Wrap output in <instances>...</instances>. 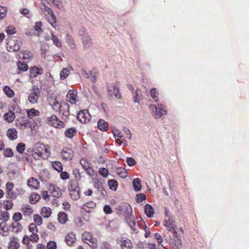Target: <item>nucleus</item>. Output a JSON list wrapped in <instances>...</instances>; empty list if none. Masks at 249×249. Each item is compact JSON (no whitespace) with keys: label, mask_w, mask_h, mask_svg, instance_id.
<instances>
[{"label":"nucleus","mask_w":249,"mask_h":249,"mask_svg":"<svg viewBox=\"0 0 249 249\" xmlns=\"http://www.w3.org/2000/svg\"><path fill=\"white\" fill-rule=\"evenodd\" d=\"M32 156L37 160L47 159L50 156V151L47 146L42 143L39 144L33 151Z\"/></svg>","instance_id":"1"},{"label":"nucleus","mask_w":249,"mask_h":249,"mask_svg":"<svg viewBox=\"0 0 249 249\" xmlns=\"http://www.w3.org/2000/svg\"><path fill=\"white\" fill-rule=\"evenodd\" d=\"M69 194L71 199L74 200H77L80 197V188L78 182L72 180L69 182Z\"/></svg>","instance_id":"2"},{"label":"nucleus","mask_w":249,"mask_h":249,"mask_svg":"<svg viewBox=\"0 0 249 249\" xmlns=\"http://www.w3.org/2000/svg\"><path fill=\"white\" fill-rule=\"evenodd\" d=\"M82 239L85 243L88 244L92 249L97 248V240L92 234L88 231H85L82 234Z\"/></svg>","instance_id":"3"},{"label":"nucleus","mask_w":249,"mask_h":249,"mask_svg":"<svg viewBox=\"0 0 249 249\" xmlns=\"http://www.w3.org/2000/svg\"><path fill=\"white\" fill-rule=\"evenodd\" d=\"M40 9L41 12L45 15H46L47 13L48 15H50L52 21L48 20V21L52 27H53L54 28H56L57 27L56 18L53 11L49 7H48L45 4H41L40 6Z\"/></svg>","instance_id":"4"},{"label":"nucleus","mask_w":249,"mask_h":249,"mask_svg":"<svg viewBox=\"0 0 249 249\" xmlns=\"http://www.w3.org/2000/svg\"><path fill=\"white\" fill-rule=\"evenodd\" d=\"M48 124L56 128H62L65 126V123L61 121L55 115H52L47 119Z\"/></svg>","instance_id":"5"},{"label":"nucleus","mask_w":249,"mask_h":249,"mask_svg":"<svg viewBox=\"0 0 249 249\" xmlns=\"http://www.w3.org/2000/svg\"><path fill=\"white\" fill-rule=\"evenodd\" d=\"M169 245L171 249H180L182 247L181 240L178 236L177 231H175L173 237H170Z\"/></svg>","instance_id":"6"},{"label":"nucleus","mask_w":249,"mask_h":249,"mask_svg":"<svg viewBox=\"0 0 249 249\" xmlns=\"http://www.w3.org/2000/svg\"><path fill=\"white\" fill-rule=\"evenodd\" d=\"M91 116L88 109H85L79 111L77 115V120L82 124H87L90 120Z\"/></svg>","instance_id":"7"},{"label":"nucleus","mask_w":249,"mask_h":249,"mask_svg":"<svg viewBox=\"0 0 249 249\" xmlns=\"http://www.w3.org/2000/svg\"><path fill=\"white\" fill-rule=\"evenodd\" d=\"M58 108L54 109L55 111H58L62 116L68 118L70 115V106L66 103H61L58 105Z\"/></svg>","instance_id":"8"},{"label":"nucleus","mask_w":249,"mask_h":249,"mask_svg":"<svg viewBox=\"0 0 249 249\" xmlns=\"http://www.w3.org/2000/svg\"><path fill=\"white\" fill-rule=\"evenodd\" d=\"M40 95V91L38 87H34L28 96L29 102L33 104H37Z\"/></svg>","instance_id":"9"},{"label":"nucleus","mask_w":249,"mask_h":249,"mask_svg":"<svg viewBox=\"0 0 249 249\" xmlns=\"http://www.w3.org/2000/svg\"><path fill=\"white\" fill-rule=\"evenodd\" d=\"M47 100L48 104L52 107L53 110L58 108V105L60 103L57 100V97L54 93L51 91L49 92L47 94Z\"/></svg>","instance_id":"10"},{"label":"nucleus","mask_w":249,"mask_h":249,"mask_svg":"<svg viewBox=\"0 0 249 249\" xmlns=\"http://www.w3.org/2000/svg\"><path fill=\"white\" fill-rule=\"evenodd\" d=\"M61 155L64 160L70 161L74 157V152L71 147L65 146L62 148Z\"/></svg>","instance_id":"11"},{"label":"nucleus","mask_w":249,"mask_h":249,"mask_svg":"<svg viewBox=\"0 0 249 249\" xmlns=\"http://www.w3.org/2000/svg\"><path fill=\"white\" fill-rule=\"evenodd\" d=\"M80 164L82 166L83 169L86 171L87 174L89 176H93L94 172L93 168L91 167L90 163L88 160L85 158H82L80 160Z\"/></svg>","instance_id":"12"},{"label":"nucleus","mask_w":249,"mask_h":249,"mask_svg":"<svg viewBox=\"0 0 249 249\" xmlns=\"http://www.w3.org/2000/svg\"><path fill=\"white\" fill-rule=\"evenodd\" d=\"M16 126L21 129H24L29 127H32L29 124V121L25 117H18L16 120Z\"/></svg>","instance_id":"13"},{"label":"nucleus","mask_w":249,"mask_h":249,"mask_svg":"<svg viewBox=\"0 0 249 249\" xmlns=\"http://www.w3.org/2000/svg\"><path fill=\"white\" fill-rule=\"evenodd\" d=\"M107 88L108 92L113 93L116 98L120 99L122 98L121 94L120 93L119 83L107 86Z\"/></svg>","instance_id":"14"},{"label":"nucleus","mask_w":249,"mask_h":249,"mask_svg":"<svg viewBox=\"0 0 249 249\" xmlns=\"http://www.w3.org/2000/svg\"><path fill=\"white\" fill-rule=\"evenodd\" d=\"M76 241L75 233L73 231L67 233L65 236V241L69 246H72Z\"/></svg>","instance_id":"15"},{"label":"nucleus","mask_w":249,"mask_h":249,"mask_svg":"<svg viewBox=\"0 0 249 249\" xmlns=\"http://www.w3.org/2000/svg\"><path fill=\"white\" fill-rule=\"evenodd\" d=\"M151 107H152L155 109L156 111V118H160L162 116L165 115L167 113V111L165 107L162 105H158L157 106L155 105H151Z\"/></svg>","instance_id":"16"},{"label":"nucleus","mask_w":249,"mask_h":249,"mask_svg":"<svg viewBox=\"0 0 249 249\" xmlns=\"http://www.w3.org/2000/svg\"><path fill=\"white\" fill-rule=\"evenodd\" d=\"M49 192L54 197L59 198L62 196L61 189L56 185L50 184L49 188Z\"/></svg>","instance_id":"17"},{"label":"nucleus","mask_w":249,"mask_h":249,"mask_svg":"<svg viewBox=\"0 0 249 249\" xmlns=\"http://www.w3.org/2000/svg\"><path fill=\"white\" fill-rule=\"evenodd\" d=\"M67 101L71 104H75L77 100V91L76 90H70L66 96Z\"/></svg>","instance_id":"18"},{"label":"nucleus","mask_w":249,"mask_h":249,"mask_svg":"<svg viewBox=\"0 0 249 249\" xmlns=\"http://www.w3.org/2000/svg\"><path fill=\"white\" fill-rule=\"evenodd\" d=\"M7 44V47L10 49L9 51L17 52L20 49L19 42L17 39L10 40Z\"/></svg>","instance_id":"19"},{"label":"nucleus","mask_w":249,"mask_h":249,"mask_svg":"<svg viewBox=\"0 0 249 249\" xmlns=\"http://www.w3.org/2000/svg\"><path fill=\"white\" fill-rule=\"evenodd\" d=\"M163 224L168 231H173L174 233L175 231H176V229L177 226L175 224V221L173 220H171L170 218H169L168 220L165 219L163 222Z\"/></svg>","instance_id":"20"},{"label":"nucleus","mask_w":249,"mask_h":249,"mask_svg":"<svg viewBox=\"0 0 249 249\" xmlns=\"http://www.w3.org/2000/svg\"><path fill=\"white\" fill-rule=\"evenodd\" d=\"M27 184L30 188L36 190L38 189L40 186V183L38 180L33 177L30 178L28 179Z\"/></svg>","instance_id":"21"},{"label":"nucleus","mask_w":249,"mask_h":249,"mask_svg":"<svg viewBox=\"0 0 249 249\" xmlns=\"http://www.w3.org/2000/svg\"><path fill=\"white\" fill-rule=\"evenodd\" d=\"M96 203L93 201H90L85 203L81 206V209L84 211L89 213L96 207Z\"/></svg>","instance_id":"22"},{"label":"nucleus","mask_w":249,"mask_h":249,"mask_svg":"<svg viewBox=\"0 0 249 249\" xmlns=\"http://www.w3.org/2000/svg\"><path fill=\"white\" fill-rule=\"evenodd\" d=\"M29 72L30 76L34 78L36 77L38 75L42 74L43 72V70L41 67L34 66L30 69Z\"/></svg>","instance_id":"23"},{"label":"nucleus","mask_w":249,"mask_h":249,"mask_svg":"<svg viewBox=\"0 0 249 249\" xmlns=\"http://www.w3.org/2000/svg\"><path fill=\"white\" fill-rule=\"evenodd\" d=\"M19 102V100L18 98H16L13 99L10 104L9 107H10V110L15 111L17 113L20 112L21 109L18 105Z\"/></svg>","instance_id":"24"},{"label":"nucleus","mask_w":249,"mask_h":249,"mask_svg":"<svg viewBox=\"0 0 249 249\" xmlns=\"http://www.w3.org/2000/svg\"><path fill=\"white\" fill-rule=\"evenodd\" d=\"M6 136L11 141H14L18 138V131L15 128L7 129L6 132Z\"/></svg>","instance_id":"25"},{"label":"nucleus","mask_w":249,"mask_h":249,"mask_svg":"<svg viewBox=\"0 0 249 249\" xmlns=\"http://www.w3.org/2000/svg\"><path fill=\"white\" fill-rule=\"evenodd\" d=\"M18 238L15 236H12L10 238V241L8 244V249H18L20 247V244L18 242Z\"/></svg>","instance_id":"26"},{"label":"nucleus","mask_w":249,"mask_h":249,"mask_svg":"<svg viewBox=\"0 0 249 249\" xmlns=\"http://www.w3.org/2000/svg\"><path fill=\"white\" fill-rule=\"evenodd\" d=\"M16 118L15 113L11 110L6 112L3 115L4 120L8 123H13Z\"/></svg>","instance_id":"27"},{"label":"nucleus","mask_w":249,"mask_h":249,"mask_svg":"<svg viewBox=\"0 0 249 249\" xmlns=\"http://www.w3.org/2000/svg\"><path fill=\"white\" fill-rule=\"evenodd\" d=\"M0 234L3 236H7L9 234V227L4 222L0 223Z\"/></svg>","instance_id":"28"},{"label":"nucleus","mask_w":249,"mask_h":249,"mask_svg":"<svg viewBox=\"0 0 249 249\" xmlns=\"http://www.w3.org/2000/svg\"><path fill=\"white\" fill-rule=\"evenodd\" d=\"M10 228H11V231L14 233H18L23 229L22 225L19 222H13L10 225Z\"/></svg>","instance_id":"29"},{"label":"nucleus","mask_w":249,"mask_h":249,"mask_svg":"<svg viewBox=\"0 0 249 249\" xmlns=\"http://www.w3.org/2000/svg\"><path fill=\"white\" fill-rule=\"evenodd\" d=\"M77 134V130L74 127L66 129L64 132V135L66 138L72 139Z\"/></svg>","instance_id":"30"},{"label":"nucleus","mask_w":249,"mask_h":249,"mask_svg":"<svg viewBox=\"0 0 249 249\" xmlns=\"http://www.w3.org/2000/svg\"><path fill=\"white\" fill-rule=\"evenodd\" d=\"M133 94V101L134 103H139L140 101L142 99V94L141 90L139 89L132 92Z\"/></svg>","instance_id":"31"},{"label":"nucleus","mask_w":249,"mask_h":249,"mask_svg":"<svg viewBox=\"0 0 249 249\" xmlns=\"http://www.w3.org/2000/svg\"><path fill=\"white\" fill-rule=\"evenodd\" d=\"M27 116L30 119H33L35 117L38 116L40 115L39 111L34 108L27 109L26 110Z\"/></svg>","instance_id":"32"},{"label":"nucleus","mask_w":249,"mask_h":249,"mask_svg":"<svg viewBox=\"0 0 249 249\" xmlns=\"http://www.w3.org/2000/svg\"><path fill=\"white\" fill-rule=\"evenodd\" d=\"M97 127L99 130L102 131H106L107 130L108 128V124L104 120L100 119L97 123Z\"/></svg>","instance_id":"33"},{"label":"nucleus","mask_w":249,"mask_h":249,"mask_svg":"<svg viewBox=\"0 0 249 249\" xmlns=\"http://www.w3.org/2000/svg\"><path fill=\"white\" fill-rule=\"evenodd\" d=\"M21 210L24 216H30L34 213L33 208L29 205H24Z\"/></svg>","instance_id":"34"},{"label":"nucleus","mask_w":249,"mask_h":249,"mask_svg":"<svg viewBox=\"0 0 249 249\" xmlns=\"http://www.w3.org/2000/svg\"><path fill=\"white\" fill-rule=\"evenodd\" d=\"M57 219L60 223L64 224L68 221V215L64 212H60L58 214Z\"/></svg>","instance_id":"35"},{"label":"nucleus","mask_w":249,"mask_h":249,"mask_svg":"<svg viewBox=\"0 0 249 249\" xmlns=\"http://www.w3.org/2000/svg\"><path fill=\"white\" fill-rule=\"evenodd\" d=\"M144 211L146 215L149 218L153 217L154 214V209L149 204H146L144 206Z\"/></svg>","instance_id":"36"},{"label":"nucleus","mask_w":249,"mask_h":249,"mask_svg":"<svg viewBox=\"0 0 249 249\" xmlns=\"http://www.w3.org/2000/svg\"><path fill=\"white\" fill-rule=\"evenodd\" d=\"M52 213V210L48 207H43L40 212V214L44 218H48Z\"/></svg>","instance_id":"37"},{"label":"nucleus","mask_w":249,"mask_h":249,"mask_svg":"<svg viewBox=\"0 0 249 249\" xmlns=\"http://www.w3.org/2000/svg\"><path fill=\"white\" fill-rule=\"evenodd\" d=\"M33 56V54L30 51H22L19 54V57L24 60H29Z\"/></svg>","instance_id":"38"},{"label":"nucleus","mask_w":249,"mask_h":249,"mask_svg":"<svg viewBox=\"0 0 249 249\" xmlns=\"http://www.w3.org/2000/svg\"><path fill=\"white\" fill-rule=\"evenodd\" d=\"M132 185L135 191H140L142 188L141 180L139 178H136L132 181Z\"/></svg>","instance_id":"39"},{"label":"nucleus","mask_w":249,"mask_h":249,"mask_svg":"<svg viewBox=\"0 0 249 249\" xmlns=\"http://www.w3.org/2000/svg\"><path fill=\"white\" fill-rule=\"evenodd\" d=\"M52 165L53 168L55 170L60 172L63 170V166L62 163L58 161H54L52 162Z\"/></svg>","instance_id":"40"},{"label":"nucleus","mask_w":249,"mask_h":249,"mask_svg":"<svg viewBox=\"0 0 249 249\" xmlns=\"http://www.w3.org/2000/svg\"><path fill=\"white\" fill-rule=\"evenodd\" d=\"M40 196L37 193H32L29 197V202L31 204H35L39 199Z\"/></svg>","instance_id":"41"},{"label":"nucleus","mask_w":249,"mask_h":249,"mask_svg":"<svg viewBox=\"0 0 249 249\" xmlns=\"http://www.w3.org/2000/svg\"><path fill=\"white\" fill-rule=\"evenodd\" d=\"M107 184L110 189L116 191L117 190L118 184V182L115 179H109Z\"/></svg>","instance_id":"42"},{"label":"nucleus","mask_w":249,"mask_h":249,"mask_svg":"<svg viewBox=\"0 0 249 249\" xmlns=\"http://www.w3.org/2000/svg\"><path fill=\"white\" fill-rule=\"evenodd\" d=\"M51 39L53 44L57 47L60 48L62 47V44L59 38L52 32L51 34Z\"/></svg>","instance_id":"43"},{"label":"nucleus","mask_w":249,"mask_h":249,"mask_svg":"<svg viewBox=\"0 0 249 249\" xmlns=\"http://www.w3.org/2000/svg\"><path fill=\"white\" fill-rule=\"evenodd\" d=\"M127 241H129V239L124 237L120 239L118 244L121 249H127Z\"/></svg>","instance_id":"44"},{"label":"nucleus","mask_w":249,"mask_h":249,"mask_svg":"<svg viewBox=\"0 0 249 249\" xmlns=\"http://www.w3.org/2000/svg\"><path fill=\"white\" fill-rule=\"evenodd\" d=\"M3 91L9 98H12L15 95L14 91L7 86H6L3 88Z\"/></svg>","instance_id":"45"},{"label":"nucleus","mask_w":249,"mask_h":249,"mask_svg":"<svg viewBox=\"0 0 249 249\" xmlns=\"http://www.w3.org/2000/svg\"><path fill=\"white\" fill-rule=\"evenodd\" d=\"M72 174L75 179L74 181L78 182V181H79L81 179L82 176L79 169H73L72 170Z\"/></svg>","instance_id":"46"},{"label":"nucleus","mask_w":249,"mask_h":249,"mask_svg":"<svg viewBox=\"0 0 249 249\" xmlns=\"http://www.w3.org/2000/svg\"><path fill=\"white\" fill-rule=\"evenodd\" d=\"M117 174L122 178H125L127 176V172L125 169L119 168L117 169Z\"/></svg>","instance_id":"47"},{"label":"nucleus","mask_w":249,"mask_h":249,"mask_svg":"<svg viewBox=\"0 0 249 249\" xmlns=\"http://www.w3.org/2000/svg\"><path fill=\"white\" fill-rule=\"evenodd\" d=\"M4 209L8 211L12 209L13 203L12 201L10 200H5L3 202Z\"/></svg>","instance_id":"48"},{"label":"nucleus","mask_w":249,"mask_h":249,"mask_svg":"<svg viewBox=\"0 0 249 249\" xmlns=\"http://www.w3.org/2000/svg\"><path fill=\"white\" fill-rule=\"evenodd\" d=\"M33 220L35 222L34 224H36L38 226H40L43 223L42 217L38 214L34 215Z\"/></svg>","instance_id":"49"},{"label":"nucleus","mask_w":249,"mask_h":249,"mask_svg":"<svg viewBox=\"0 0 249 249\" xmlns=\"http://www.w3.org/2000/svg\"><path fill=\"white\" fill-rule=\"evenodd\" d=\"M17 67L18 70L22 71H27L28 69V66L27 64L20 61L17 63Z\"/></svg>","instance_id":"50"},{"label":"nucleus","mask_w":249,"mask_h":249,"mask_svg":"<svg viewBox=\"0 0 249 249\" xmlns=\"http://www.w3.org/2000/svg\"><path fill=\"white\" fill-rule=\"evenodd\" d=\"M158 93L156 91V89L155 88H152L150 90V95L152 98L156 102H158L159 101Z\"/></svg>","instance_id":"51"},{"label":"nucleus","mask_w":249,"mask_h":249,"mask_svg":"<svg viewBox=\"0 0 249 249\" xmlns=\"http://www.w3.org/2000/svg\"><path fill=\"white\" fill-rule=\"evenodd\" d=\"M70 71L66 68H64L60 72V77L61 80L65 79L69 74Z\"/></svg>","instance_id":"52"},{"label":"nucleus","mask_w":249,"mask_h":249,"mask_svg":"<svg viewBox=\"0 0 249 249\" xmlns=\"http://www.w3.org/2000/svg\"><path fill=\"white\" fill-rule=\"evenodd\" d=\"M26 145L24 143L20 142L16 146V150L18 152L22 154L25 151Z\"/></svg>","instance_id":"53"},{"label":"nucleus","mask_w":249,"mask_h":249,"mask_svg":"<svg viewBox=\"0 0 249 249\" xmlns=\"http://www.w3.org/2000/svg\"><path fill=\"white\" fill-rule=\"evenodd\" d=\"M7 12L6 7L0 5V19H2L6 17Z\"/></svg>","instance_id":"54"},{"label":"nucleus","mask_w":249,"mask_h":249,"mask_svg":"<svg viewBox=\"0 0 249 249\" xmlns=\"http://www.w3.org/2000/svg\"><path fill=\"white\" fill-rule=\"evenodd\" d=\"M29 231L32 233H37L38 229L37 225L34 223H31L29 226Z\"/></svg>","instance_id":"55"},{"label":"nucleus","mask_w":249,"mask_h":249,"mask_svg":"<svg viewBox=\"0 0 249 249\" xmlns=\"http://www.w3.org/2000/svg\"><path fill=\"white\" fill-rule=\"evenodd\" d=\"M22 218V214L19 212H17L13 215L12 219L14 222H18Z\"/></svg>","instance_id":"56"},{"label":"nucleus","mask_w":249,"mask_h":249,"mask_svg":"<svg viewBox=\"0 0 249 249\" xmlns=\"http://www.w3.org/2000/svg\"><path fill=\"white\" fill-rule=\"evenodd\" d=\"M146 195L142 193L137 194L136 196V200L138 203H141L146 199Z\"/></svg>","instance_id":"57"},{"label":"nucleus","mask_w":249,"mask_h":249,"mask_svg":"<svg viewBox=\"0 0 249 249\" xmlns=\"http://www.w3.org/2000/svg\"><path fill=\"white\" fill-rule=\"evenodd\" d=\"M9 218V214L6 212L4 211L0 213V220H3V222H5L8 220Z\"/></svg>","instance_id":"58"},{"label":"nucleus","mask_w":249,"mask_h":249,"mask_svg":"<svg viewBox=\"0 0 249 249\" xmlns=\"http://www.w3.org/2000/svg\"><path fill=\"white\" fill-rule=\"evenodd\" d=\"M43 24L41 21H37L36 23L34 26V29L36 31H37L38 33L42 32V27Z\"/></svg>","instance_id":"59"},{"label":"nucleus","mask_w":249,"mask_h":249,"mask_svg":"<svg viewBox=\"0 0 249 249\" xmlns=\"http://www.w3.org/2000/svg\"><path fill=\"white\" fill-rule=\"evenodd\" d=\"M20 13L24 16L28 18H30L31 17V14L30 10L28 9L24 8L20 10Z\"/></svg>","instance_id":"60"},{"label":"nucleus","mask_w":249,"mask_h":249,"mask_svg":"<svg viewBox=\"0 0 249 249\" xmlns=\"http://www.w3.org/2000/svg\"><path fill=\"white\" fill-rule=\"evenodd\" d=\"M3 155L5 157H12L14 156V153L11 149L7 148L4 150Z\"/></svg>","instance_id":"61"},{"label":"nucleus","mask_w":249,"mask_h":249,"mask_svg":"<svg viewBox=\"0 0 249 249\" xmlns=\"http://www.w3.org/2000/svg\"><path fill=\"white\" fill-rule=\"evenodd\" d=\"M99 173L101 174L104 178H107L108 174V171L107 169L105 168H101L99 169Z\"/></svg>","instance_id":"62"},{"label":"nucleus","mask_w":249,"mask_h":249,"mask_svg":"<svg viewBox=\"0 0 249 249\" xmlns=\"http://www.w3.org/2000/svg\"><path fill=\"white\" fill-rule=\"evenodd\" d=\"M60 172L61 174H60V177L61 179L66 180L69 178L70 174L68 172L66 171L63 172L62 171Z\"/></svg>","instance_id":"63"},{"label":"nucleus","mask_w":249,"mask_h":249,"mask_svg":"<svg viewBox=\"0 0 249 249\" xmlns=\"http://www.w3.org/2000/svg\"><path fill=\"white\" fill-rule=\"evenodd\" d=\"M56 248V243L54 241H50L47 245V249H55Z\"/></svg>","instance_id":"64"}]
</instances>
